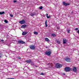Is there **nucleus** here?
Wrapping results in <instances>:
<instances>
[{
	"instance_id": "aec40b11",
	"label": "nucleus",
	"mask_w": 79,
	"mask_h": 79,
	"mask_svg": "<svg viewBox=\"0 0 79 79\" xmlns=\"http://www.w3.org/2000/svg\"><path fill=\"white\" fill-rule=\"evenodd\" d=\"M67 32L68 33H69V32H70V30L69 29L67 30Z\"/></svg>"
},
{
	"instance_id": "9b49d317",
	"label": "nucleus",
	"mask_w": 79,
	"mask_h": 79,
	"mask_svg": "<svg viewBox=\"0 0 79 79\" xmlns=\"http://www.w3.org/2000/svg\"><path fill=\"white\" fill-rule=\"evenodd\" d=\"M26 63H31V60H29L26 61Z\"/></svg>"
},
{
	"instance_id": "f704fd0d",
	"label": "nucleus",
	"mask_w": 79,
	"mask_h": 79,
	"mask_svg": "<svg viewBox=\"0 0 79 79\" xmlns=\"http://www.w3.org/2000/svg\"><path fill=\"white\" fill-rule=\"evenodd\" d=\"M48 16V14H46V17Z\"/></svg>"
},
{
	"instance_id": "0eeeda50",
	"label": "nucleus",
	"mask_w": 79,
	"mask_h": 79,
	"mask_svg": "<svg viewBox=\"0 0 79 79\" xmlns=\"http://www.w3.org/2000/svg\"><path fill=\"white\" fill-rule=\"evenodd\" d=\"M18 43H19V44H24V43H25V42H24L23 41L20 40V41H18Z\"/></svg>"
},
{
	"instance_id": "423d86ee",
	"label": "nucleus",
	"mask_w": 79,
	"mask_h": 79,
	"mask_svg": "<svg viewBox=\"0 0 79 79\" xmlns=\"http://www.w3.org/2000/svg\"><path fill=\"white\" fill-rule=\"evenodd\" d=\"M25 21L24 20H21L19 22V23H20L21 24H25Z\"/></svg>"
},
{
	"instance_id": "20e7f679",
	"label": "nucleus",
	"mask_w": 79,
	"mask_h": 79,
	"mask_svg": "<svg viewBox=\"0 0 79 79\" xmlns=\"http://www.w3.org/2000/svg\"><path fill=\"white\" fill-rule=\"evenodd\" d=\"M64 70L66 71V72H68V71H69L71 70V68L69 67H66L65 68Z\"/></svg>"
},
{
	"instance_id": "c756f323",
	"label": "nucleus",
	"mask_w": 79,
	"mask_h": 79,
	"mask_svg": "<svg viewBox=\"0 0 79 79\" xmlns=\"http://www.w3.org/2000/svg\"><path fill=\"white\" fill-rule=\"evenodd\" d=\"M47 23V20H46L45 22V24H46Z\"/></svg>"
},
{
	"instance_id": "b1692460",
	"label": "nucleus",
	"mask_w": 79,
	"mask_h": 79,
	"mask_svg": "<svg viewBox=\"0 0 79 79\" xmlns=\"http://www.w3.org/2000/svg\"><path fill=\"white\" fill-rule=\"evenodd\" d=\"M57 43H58V44H60V41H57Z\"/></svg>"
},
{
	"instance_id": "f3484780",
	"label": "nucleus",
	"mask_w": 79,
	"mask_h": 79,
	"mask_svg": "<svg viewBox=\"0 0 79 79\" xmlns=\"http://www.w3.org/2000/svg\"><path fill=\"white\" fill-rule=\"evenodd\" d=\"M34 34H35V35H38V33L36 31L34 32Z\"/></svg>"
},
{
	"instance_id": "f03ea898",
	"label": "nucleus",
	"mask_w": 79,
	"mask_h": 79,
	"mask_svg": "<svg viewBox=\"0 0 79 79\" xmlns=\"http://www.w3.org/2000/svg\"><path fill=\"white\" fill-rule=\"evenodd\" d=\"M62 66V65L61 64H56V67L57 68H61Z\"/></svg>"
},
{
	"instance_id": "393cba45",
	"label": "nucleus",
	"mask_w": 79,
	"mask_h": 79,
	"mask_svg": "<svg viewBox=\"0 0 79 79\" xmlns=\"http://www.w3.org/2000/svg\"><path fill=\"white\" fill-rule=\"evenodd\" d=\"M2 56V54L0 53V58H1V57Z\"/></svg>"
},
{
	"instance_id": "7c9ffc66",
	"label": "nucleus",
	"mask_w": 79,
	"mask_h": 79,
	"mask_svg": "<svg viewBox=\"0 0 79 79\" xmlns=\"http://www.w3.org/2000/svg\"><path fill=\"white\" fill-rule=\"evenodd\" d=\"M62 74L63 75H64V76H65V73H62Z\"/></svg>"
},
{
	"instance_id": "9d476101",
	"label": "nucleus",
	"mask_w": 79,
	"mask_h": 79,
	"mask_svg": "<svg viewBox=\"0 0 79 79\" xmlns=\"http://www.w3.org/2000/svg\"><path fill=\"white\" fill-rule=\"evenodd\" d=\"M73 70L74 72H76V71H77V69H76V67H74L73 69Z\"/></svg>"
},
{
	"instance_id": "6ab92c4d",
	"label": "nucleus",
	"mask_w": 79,
	"mask_h": 79,
	"mask_svg": "<svg viewBox=\"0 0 79 79\" xmlns=\"http://www.w3.org/2000/svg\"><path fill=\"white\" fill-rule=\"evenodd\" d=\"M4 22H5V23H8V21H7L6 20H4Z\"/></svg>"
},
{
	"instance_id": "f257e3e1",
	"label": "nucleus",
	"mask_w": 79,
	"mask_h": 79,
	"mask_svg": "<svg viewBox=\"0 0 79 79\" xmlns=\"http://www.w3.org/2000/svg\"><path fill=\"white\" fill-rule=\"evenodd\" d=\"M64 60L67 62H70L71 61V59L69 57H66L64 59Z\"/></svg>"
},
{
	"instance_id": "4be33fe9",
	"label": "nucleus",
	"mask_w": 79,
	"mask_h": 79,
	"mask_svg": "<svg viewBox=\"0 0 79 79\" xmlns=\"http://www.w3.org/2000/svg\"><path fill=\"white\" fill-rule=\"evenodd\" d=\"M21 58L20 57H18V60H20V59H21Z\"/></svg>"
},
{
	"instance_id": "a878e982",
	"label": "nucleus",
	"mask_w": 79,
	"mask_h": 79,
	"mask_svg": "<svg viewBox=\"0 0 79 79\" xmlns=\"http://www.w3.org/2000/svg\"><path fill=\"white\" fill-rule=\"evenodd\" d=\"M40 75H44V73H41L40 74Z\"/></svg>"
},
{
	"instance_id": "412c9836",
	"label": "nucleus",
	"mask_w": 79,
	"mask_h": 79,
	"mask_svg": "<svg viewBox=\"0 0 79 79\" xmlns=\"http://www.w3.org/2000/svg\"><path fill=\"white\" fill-rule=\"evenodd\" d=\"M10 16L11 17V18H13V15H12V14H10Z\"/></svg>"
},
{
	"instance_id": "39448f33",
	"label": "nucleus",
	"mask_w": 79,
	"mask_h": 79,
	"mask_svg": "<svg viewBox=\"0 0 79 79\" xmlns=\"http://www.w3.org/2000/svg\"><path fill=\"white\" fill-rule=\"evenodd\" d=\"M63 4L64 5V6H68L69 5H70V3H66V2H63Z\"/></svg>"
},
{
	"instance_id": "2eb2a0df",
	"label": "nucleus",
	"mask_w": 79,
	"mask_h": 79,
	"mask_svg": "<svg viewBox=\"0 0 79 79\" xmlns=\"http://www.w3.org/2000/svg\"><path fill=\"white\" fill-rule=\"evenodd\" d=\"M45 40L46 42H49V41H50V40H49V39L47 38H45Z\"/></svg>"
},
{
	"instance_id": "4468645a",
	"label": "nucleus",
	"mask_w": 79,
	"mask_h": 79,
	"mask_svg": "<svg viewBox=\"0 0 79 79\" xmlns=\"http://www.w3.org/2000/svg\"><path fill=\"white\" fill-rule=\"evenodd\" d=\"M26 34H27V32H23L22 33V35H26Z\"/></svg>"
},
{
	"instance_id": "c85d7f7f",
	"label": "nucleus",
	"mask_w": 79,
	"mask_h": 79,
	"mask_svg": "<svg viewBox=\"0 0 79 79\" xmlns=\"http://www.w3.org/2000/svg\"><path fill=\"white\" fill-rule=\"evenodd\" d=\"M13 2H14V3H16V0H14V1H13Z\"/></svg>"
},
{
	"instance_id": "6e6552de",
	"label": "nucleus",
	"mask_w": 79,
	"mask_h": 79,
	"mask_svg": "<svg viewBox=\"0 0 79 79\" xmlns=\"http://www.w3.org/2000/svg\"><path fill=\"white\" fill-rule=\"evenodd\" d=\"M30 48L31 49V50H34V49H35V47L34 46H30Z\"/></svg>"
},
{
	"instance_id": "a211bd4d",
	"label": "nucleus",
	"mask_w": 79,
	"mask_h": 79,
	"mask_svg": "<svg viewBox=\"0 0 79 79\" xmlns=\"http://www.w3.org/2000/svg\"><path fill=\"white\" fill-rule=\"evenodd\" d=\"M52 35V37H55L56 36V35L53 34Z\"/></svg>"
},
{
	"instance_id": "5701e85b",
	"label": "nucleus",
	"mask_w": 79,
	"mask_h": 79,
	"mask_svg": "<svg viewBox=\"0 0 79 79\" xmlns=\"http://www.w3.org/2000/svg\"><path fill=\"white\" fill-rule=\"evenodd\" d=\"M42 7L41 6V7H39V8L40 10H42Z\"/></svg>"
},
{
	"instance_id": "473e14b6",
	"label": "nucleus",
	"mask_w": 79,
	"mask_h": 79,
	"mask_svg": "<svg viewBox=\"0 0 79 79\" xmlns=\"http://www.w3.org/2000/svg\"><path fill=\"white\" fill-rule=\"evenodd\" d=\"M1 42H3V41H4L3 40H1Z\"/></svg>"
},
{
	"instance_id": "1a4fd4ad",
	"label": "nucleus",
	"mask_w": 79,
	"mask_h": 79,
	"mask_svg": "<svg viewBox=\"0 0 79 79\" xmlns=\"http://www.w3.org/2000/svg\"><path fill=\"white\" fill-rule=\"evenodd\" d=\"M36 15V14L35 13H31L30 14V15H31V16H35Z\"/></svg>"
},
{
	"instance_id": "2f4dec72",
	"label": "nucleus",
	"mask_w": 79,
	"mask_h": 79,
	"mask_svg": "<svg viewBox=\"0 0 79 79\" xmlns=\"http://www.w3.org/2000/svg\"><path fill=\"white\" fill-rule=\"evenodd\" d=\"M57 29H60V27H57Z\"/></svg>"
},
{
	"instance_id": "72a5a7b5",
	"label": "nucleus",
	"mask_w": 79,
	"mask_h": 79,
	"mask_svg": "<svg viewBox=\"0 0 79 79\" xmlns=\"http://www.w3.org/2000/svg\"><path fill=\"white\" fill-rule=\"evenodd\" d=\"M47 18H50V17L48 16H47Z\"/></svg>"
},
{
	"instance_id": "dca6fc26",
	"label": "nucleus",
	"mask_w": 79,
	"mask_h": 79,
	"mask_svg": "<svg viewBox=\"0 0 79 79\" xmlns=\"http://www.w3.org/2000/svg\"><path fill=\"white\" fill-rule=\"evenodd\" d=\"M5 13V12L4 11H2V12H0V15H2L4 14Z\"/></svg>"
},
{
	"instance_id": "7ed1b4c3",
	"label": "nucleus",
	"mask_w": 79,
	"mask_h": 79,
	"mask_svg": "<svg viewBox=\"0 0 79 79\" xmlns=\"http://www.w3.org/2000/svg\"><path fill=\"white\" fill-rule=\"evenodd\" d=\"M51 52L50 51H46L45 52V54L48 56H50L51 55Z\"/></svg>"
},
{
	"instance_id": "f8f14e48",
	"label": "nucleus",
	"mask_w": 79,
	"mask_h": 79,
	"mask_svg": "<svg viewBox=\"0 0 79 79\" xmlns=\"http://www.w3.org/2000/svg\"><path fill=\"white\" fill-rule=\"evenodd\" d=\"M66 39H63V43L64 44H66Z\"/></svg>"
},
{
	"instance_id": "ddd939ff",
	"label": "nucleus",
	"mask_w": 79,
	"mask_h": 79,
	"mask_svg": "<svg viewBox=\"0 0 79 79\" xmlns=\"http://www.w3.org/2000/svg\"><path fill=\"white\" fill-rule=\"evenodd\" d=\"M26 27V25H22L21 26V28H25Z\"/></svg>"
},
{
	"instance_id": "c9c22d12",
	"label": "nucleus",
	"mask_w": 79,
	"mask_h": 79,
	"mask_svg": "<svg viewBox=\"0 0 79 79\" xmlns=\"http://www.w3.org/2000/svg\"><path fill=\"white\" fill-rule=\"evenodd\" d=\"M1 26V24H0V27Z\"/></svg>"
},
{
	"instance_id": "e433bc0d",
	"label": "nucleus",
	"mask_w": 79,
	"mask_h": 79,
	"mask_svg": "<svg viewBox=\"0 0 79 79\" xmlns=\"http://www.w3.org/2000/svg\"><path fill=\"white\" fill-rule=\"evenodd\" d=\"M32 65H33V64H32Z\"/></svg>"
},
{
	"instance_id": "bb28decb",
	"label": "nucleus",
	"mask_w": 79,
	"mask_h": 79,
	"mask_svg": "<svg viewBox=\"0 0 79 79\" xmlns=\"http://www.w3.org/2000/svg\"><path fill=\"white\" fill-rule=\"evenodd\" d=\"M46 26H45V27H47V26H48V25H47V24H45Z\"/></svg>"
},
{
	"instance_id": "cd10ccee",
	"label": "nucleus",
	"mask_w": 79,
	"mask_h": 79,
	"mask_svg": "<svg viewBox=\"0 0 79 79\" xmlns=\"http://www.w3.org/2000/svg\"><path fill=\"white\" fill-rule=\"evenodd\" d=\"M78 29H79V28H76L75 29V30H78Z\"/></svg>"
}]
</instances>
